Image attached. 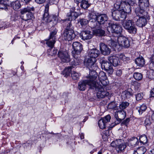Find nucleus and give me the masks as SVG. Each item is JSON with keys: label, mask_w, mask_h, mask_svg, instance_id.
<instances>
[{"label": "nucleus", "mask_w": 154, "mask_h": 154, "mask_svg": "<svg viewBox=\"0 0 154 154\" xmlns=\"http://www.w3.org/2000/svg\"><path fill=\"white\" fill-rule=\"evenodd\" d=\"M120 9L119 10H115L112 12V18L116 20H120Z\"/></svg>", "instance_id": "nucleus-27"}, {"label": "nucleus", "mask_w": 154, "mask_h": 154, "mask_svg": "<svg viewBox=\"0 0 154 154\" xmlns=\"http://www.w3.org/2000/svg\"><path fill=\"white\" fill-rule=\"evenodd\" d=\"M94 35L98 36H103L105 35V31L101 28L97 29L93 31Z\"/></svg>", "instance_id": "nucleus-22"}, {"label": "nucleus", "mask_w": 154, "mask_h": 154, "mask_svg": "<svg viewBox=\"0 0 154 154\" xmlns=\"http://www.w3.org/2000/svg\"><path fill=\"white\" fill-rule=\"evenodd\" d=\"M111 64L110 63H109L107 61L103 60L102 61L101 67L102 69L105 70L106 69H107L108 67H109Z\"/></svg>", "instance_id": "nucleus-36"}, {"label": "nucleus", "mask_w": 154, "mask_h": 154, "mask_svg": "<svg viewBox=\"0 0 154 154\" xmlns=\"http://www.w3.org/2000/svg\"><path fill=\"white\" fill-rule=\"evenodd\" d=\"M93 32L88 30L83 31L81 33L82 38L84 40L91 39L93 37Z\"/></svg>", "instance_id": "nucleus-17"}, {"label": "nucleus", "mask_w": 154, "mask_h": 154, "mask_svg": "<svg viewBox=\"0 0 154 154\" xmlns=\"http://www.w3.org/2000/svg\"><path fill=\"white\" fill-rule=\"evenodd\" d=\"M123 1L122 2V0H117L116 3L117 5L122 7V5L123 4Z\"/></svg>", "instance_id": "nucleus-60"}, {"label": "nucleus", "mask_w": 154, "mask_h": 154, "mask_svg": "<svg viewBox=\"0 0 154 154\" xmlns=\"http://www.w3.org/2000/svg\"><path fill=\"white\" fill-rule=\"evenodd\" d=\"M100 50L101 53L104 55H109L111 51V49L108 46L103 43L100 44Z\"/></svg>", "instance_id": "nucleus-14"}, {"label": "nucleus", "mask_w": 154, "mask_h": 154, "mask_svg": "<svg viewBox=\"0 0 154 154\" xmlns=\"http://www.w3.org/2000/svg\"><path fill=\"white\" fill-rule=\"evenodd\" d=\"M97 74L95 71H93L91 73H90L89 79L87 80H81L78 84V88L80 91H84L88 85L90 87V88L94 89L95 88V82H94L97 79Z\"/></svg>", "instance_id": "nucleus-1"}, {"label": "nucleus", "mask_w": 154, "mask_h": 154, "mask_svg": "<svg viewBox=\"0 0 154 154\" xmlns=\"http://www.w3.org/2000/svg\"><path fill=\"white\" fill-rule=\"evenodd\" d=\"M96 61V59L90 57L85 63V65L91 71L90 73H91L93 71H95L94 70V64Z\"/></svg>", "instance_id": "nucleus-12"}, {"label": "nucleus", "mask_w": 154, "mask_h": 154, "mask_svg": "<svg viewBox=\"0 0 154 154\" xmlns=\"http://www.w3.org/2000/svg\"><path fill=\"white\" fill-rule=\"evenodd\" d=\"M74 59L72 62H71V64L72 66V67H74V66H76L79 65L81 62V60L78 58L76 57L75 54H74L73 56Z\"/></svg>", "instance_id": "nucleus-30"}, {"label": "nucleus", "mask_w": 154, "mask_h": 154, "mask_svg": "<svg viewBox=\"0 0 154 154\" xmlns=\"http://www.w3.org/2000/svg\"><path fill=\"white\" fill-rule=\"evenodd\" d=\"M122 27L118 24L111 23L107 27V30L109 33L119 34L120 35L122 32Z\"/></svg>", "instance_id": "nucleus-7"}, {"label": "nucleus", "mask_w": 154, "mask_h": 154, "mask_svg": "<svg viewBox=\"0 0 154 154\" xmlns=\"http://www.w3.org/2000/svg\"><path fill=\"white\" fill-rule=\"evenodd\" d=\"M72 66H69L65 68L63 72V74L65 75V76L67 77L70 75L72 71Z\"/></svg>", "instance_id": "nucleus-35"}, {"label": "nucleus", "mask_w": 154, "mask_h": 154, "mask_svg": "<svg viewBox=\"0 0 154 154\" xmlns=\"http://www.w3.org/2000/svg\"><path fill=\"white\" fill-rule=\"evenodd\" d=\"M49 4H47L45 6V13L43 16L42 22L44 23L47 24L49 23L52 26L55 25L57 23L58 17L54 15H49L48 11Z\"/></svg>", "instance_id": "nucleus-2"}, {"label": "nucleus", "mask_w": 154, "mask_h": 154, "mask_svg": "<svg viewBox=\"0 0 154 154\" xmlns=\"http://www.w3.org/2000/svg\"><path fill=\"white\" fill-rule=\"evenodd\" d=\"M146 149L144 146H141L138 148L133 154H144Z\"/></svg>", "instance_id": "nucleus-31"}, {"label": "nucleus", "mask_w": 154, "mask_h": 154, "mask_svg": "<svg viewBox=\"0 0 154 154\" xmlns=\"http://www.w3.org/2000/svg\"><path fill=\"white\" fill-rule=\"evenodd\" d=\"M149 5L148 0H139V7L143 9L148 7Z\"/></svg>", "instance_id": "nucleus-24"}, {"label": "nucleus", "mask_w": 154, "mask_h": 154, "mask_svg": "<svg viewBox=\"0 0 154 154\" xmlns=\"http://www.w3.org/2000/svg\"><path fill=\"white\" fill-rule=\"evenodd\" d=\"M122 73V71L121 69H117L116 71V75L118 76H120Z\"/></svg>", "instance_id": "nucleus-58"}, {"label": "nucleus", "mask_w": 154, "mask_h": 154, "mask_svg": "<svg viewBox=\"0 0 154 154\" xmlns=\"http://www.w3.org/2000/svg\"><path fill=\"white\" fill-rule=\"evenodd\" d=\"M67 16L69 17L68 20L69 21L75 20L79 16V14L75 12L70 11L67 14Z\"/></svg>", "instance_id": "nucleus-21"}, {"label": "nucleus", "mask_w": 154, "mask_h": 154, "mask_svg": "<svg viewBox=\"0 0 154 154\" xmlns=\"http://www.w3.org/2000/svg\"><path fill=\"white\" fill-rule=\"evenodd\" d=\"M95 89L96 91H97V97L99 98H103L105 97L108 96L109 94V93L106 91H104L103 88V85H98L96 83H95Z\"/></svg>", "instance_id": "nucleus-6"}, {"label": "nucleus", "mask_w": 154, "mask_h": 154, "mask_svg": "<svg viewBox=\"0 0 154 154\" xmlns=\"http://www.w3.org/2000/svg\"><path fill=\"white\" fill-rule=\"evenodd\" d=\"M149 77L150 79H154V71L153 72L150 73Z\"/></svg>", "instance_id": "nucleus-61"}, {"label": "nucleus", "mask_w": 154, "mask_h": 154, "mask_svg": "<svg viewBox=\"0 0 154 154\" xmlns=\"http://www.w3.org/2000/svg\"><path fill=\"white\" fill-rule=\"evenodd\" d=\"M140 142L143 144L146 143L147 142V139L146 136L144 135L140 136Z\"/></svg>", "instance_id": "nucleus-43"}, {"label": "nucleus", "mask_w": 154, "mask_h": 154, "mask_svg": "<svg viewBox=\"0 0 154 154\" xmlns=\"http://www.w3.org/2000/svg\"><path fill=\"white\" fill-rule=\"evenodd\" d=\"M117 37V41L119 45L120 46L126 48L129 47L130 41L128 38L121 35Z\"/></svg>", "instance_id": "nucleus-9"}, {"label": "nucleus", "mask_w": 154, "mask_h": 154, "mask_svg": "<svg viewBox=\"0 0 154 154\" xmlns=\"http://www.w3.org/2000/svg\"><path fill=\"white\" fill-rule=\"evenodd\" d=\"M139 143L138 139L135 137H133L128 140V145L133 147Z\"/></svg>", "instance_id": "nucleus-26"}, {"label": "nucleus", "mask_w": 154, "mask_h": 154, "mask_svg": "<svg viewBox=\"0 0 154 154\" xmlns=\"http://www.w3.org/2000/svg\"><path fill=\"white\" fill-rule=\"evenodd\" d=\"M72 47L74 49L75 54H79L83 49L82 44L78 42H74Z\"/></svg>", "instance_id": "nucleus-16"}, {"label": "nucleus", "mask_w": 154, "mask_h": 154, "mask_svg": "<svg viewBox=\"0 0 154 154\" xmlns=\"http://www.w3.org/2000/svg\"><path fill=\"white\" fill-rule=\"evenodd\" d=\"M88 20L84 18H82L80 19L79 23L82 26H85L88 23Z\"/></svg>", "instance_id": "nucleus-41"}, {"label": "nucleus", "mask_w": 154, "mask_h": 154, "mask_svg": "<svg viewBox=\"0 0 154 154\" xmlns=\"http://www.w3.org/2000/svg\"><path fill=\"white\" fill-rule=\"evenodd\" d=\"M11 6L14 10L19 9L20 7V4L19 1L17 0L15 2H13L11 3Z\"/></svg>", "instance_id": "nucleus-32"}, {"label": "nucleus", "mask_w": 154, "mask_h": 154, "mask_svg": "<svg viewBox=\"0 0 154 154\" xmlns=\"http://www.w3.org/2000/svg\"><path fill=\"white\" fill-rule=\"evenodd\" d=\"M49 4H47L45 6V13L43 16L42 22L44 23L47 24L49 23L52 26L55 25L57 23L58 17L54 15H49L48 11Z\"/></svg>", "instance_id": "nucleus-3"}, {"label": "nucleus", "mask_w": 154, "mask_h": 154, "mask_svg": "<svg viewBox=\"0 0 154 154\" xmlns=\"http://www.w3.org/2000/svg\"><path fill=\"white\" fill-rule=\"evenodd\" d=\"M80 3V6L81 7L85 9H87L89 6L88 2L85 0H84L83 2Z\"/></svg>", "instance_id": "nucleus-37"}, {"label": "nucleus", "mask_w": 154, "mask_h": 154, "mask_svg": "<svg viewBox=\"0 0 154 154\" xmlns=\"http://www.w3.org/2000/svg\"><path fill=\"white\" fill-rule=\"evenodd\" d=\"M35 2L39 4H41L44 3L45 0H35Z\"/></svg>", "instance_id": "nucleus-62"}, {"label": "nucleus", "mask_w": 154, "mask_h": 154, "mask_svg": "<svg viewBox=\"0 0 154 154\" xmlns=\"http://www.w3.org/2000/svg\"><path fill=\"white\" fill-rule=\"evenodd\" d=\"M58 55L63 63H67L70 61L69 56L66 52L60 51L58 52Z\"/></svg>", "instance_id": "nucleus-11"}, {"label": "nucleus", "mask_w": 154, "mask_h": 154, "mask_svg": "<svg viewBox=\"0 0 154 154\" xmlns=\"http://www.w3.org/2000/svg\"><path fill=\"white\" fill-rule=\"evenodd\" d=\"M71 77L72 79L74 80H77L79 79V73L75 71H73L71 74Z\"/></svg>", "instance_id": "nucleus-44"}, {"label": "nucleus", "mask_w": 154, "mask_h": 154, "mask_svg": "<svg viewBox=\"0 0 154 154\" xmlns=\"http://www.w3.org/2000/svg\"><path fill=\"white\" fill-rule=\"evenodd\" d=\"M111 118V117L109 115H108L101 119L103 120V121L106 123L110 121Z\"/></svg>", "instance_id": "nucleus-49"}, {"label": "nucleus", "mask_w": 154, "mask_h": 154, "mask_svg": "<svg viewBox=\"0 0 154 154\" xmlns=\"http://www.w3.org/2000/svg\"><path fill=\"white\" fill-rule=\"evenodd\" d=\"M135 62L137 66L140 67H143L145 63V60L142 57L137 58Z\"/></svg>", "instance_id": "nucleus-28"}, {"label": "nucleus", "mask_w": 154, "mask_h": 154, "mask_svg": "<svg viewBox=\"0 0 154 154\" xmlns=\"http://www.w3.org/2000/svg\"><path fill=\"white\" fill-rule=\"evenodd\" d=\"M114 7L115 10H119V9L120 8L121 6L115 3L114 5Z\"/></svg>", "instance_id": "nucleus-63"}, {"label": "nucleus", "mask_w": 154, "mask_h": 154, "mask_svg": "<svg viewBox=\"0 0 154 154\" xmlns=\"http://www.w3.org/2000/svg\"><path fill=\"white\" fill-rule=\"evenodd\" d=\"M121 15L120 16V20L122 21L125 20L127 16L128 13H126V12L122 11L120 10Z\"/></svg>", "instance_id": "nucleus-40"}, {"label": "nucleus", "mask_w": 154, "mask_h": 154, "mask_svg": "<svg viewBox=\"0 0 154 154\" xmlns=\"http://www.w3.org/2000/svg\"><path fill=\"white\" fill-rule=\"evenodd\" d=\"M109 60L112 65L116 66L121 64L119 58L116 56H112L109 57Z\"/></svg>", "instance_id": "nucleus-18"}, {"label": "nucleus", "mask_w": 154, "mask_h": 154, "mask_svg": "<svg viewBox=\"0 0 154 154\" xmlns=\"http://www.w3.org/2000/svg\"><path fill=\"white\" fill-rule=\"evenodd\" d=\"M34 10V8L33 7H27L21 10L20 13L22 19L25 21L31 19L33 16V14L31 11H33Z\"/></svg>", "instance_id": "nucleus-4"}, {"label": "nucleus", "mask_w": 154, "mask_h": 154, "mask_svg": "<svg viewBox=\"0 0 154 154\" xmlns=\"http://www.w3.org/2000/svg\"><path fill=\"white\" fill-rule=\"evenodd\" d=\"M132 85L135 87H137V88H139L140 86V84L136 81H134L131 83Z\"/></svg>", "instance_id": "nucleus-57"}, {"label": "nucleus", "mask_w": 154, "mask_h": 154, "mask_svg": "<svg viewBox=\"0 0 154 154\" xmlns=\"http://www.w3.org/2000/svg\"><path fill=\"white\" fill-rule=\"evenodd\" d=\"M124 28L131 34H135L137 29L132 20H125L123 25Z\"/></svg>", "instance_id": "nucleus-5"}, {"label": "nucleus", "mask_w": 154, "mask_h": 154, "mask_svg": "<svg viewBox=\"0 0 154 154\" xmlns=\"http://www.w3.org/2000/svg\"><path fill=\"white\" fill-rule=\"evenodd\" d=\"M130 119L129 118H127L125 120L123 121L122 123V125H125L127 127V125L129 122Z\"/></svg>", "instance_id": "nucleus-55"}, {"label": "nucleus", "mask_w": 154, "mask_h": 154, "mask_svg": "<svg viewBox=\"0 0 154 154\" xmlns=\"http://www.w3.org/2000/svg\"><path fill=\"white\" fill-rule=\"evenodd\" d=\"M125 95L127 98H130L132 95V93L129 91H125L124 92Z\"/></svg>", "instance_id": "nucleus-51"}, {"label": "nucleus", "mask_w": 154, "mask_h": 154, "mask_svg": "<svg viewBox=\"0 0 154 154\" xmlns=\"http://www.w3.org/2000/svg\"><path fill=\"white\" fill-rule=\"evenodd\" d=\"M109 45L115 49L117 48V46L118 45H117V43L115 41L113 40H110Z\"/></svg>", "instance_id": "nucleus-46"}, {"label": "nucleus", "mask_w": 154, "mask_h": 154, "mask_svg": "<svg viewBox=\"0 0 154 154\" xmlns=\"http://www.w3.org/2000/svg\"><path fill=\"white\" fill-rule=\"evenodd\" d=\"M105 71H106L109 74H112L113 72V69L112 68V65L111 64L109 67H108L107 69H106Z\"/></svg>", "instance_id": "nucleus-52"}, {"label": "nucleus", "mask_w": 154, "mask_h": 154, "mask_svg": "<svg viewBox=\"0 0 154 154\" xmlns=\"http://www.w3.org/2000/svg\"><path fill=\"white\" fill-rule=\"evenodd\" d=\"M133 76L134 79L138 81L141 80L143 78L142 75L140 73L137 72H135L134 73Z\"/></svg>", "instance_id": "nucleus-38"}, {"label": "nucleus", "mask_w": 154, "mask_h": 154, "mask_svg": "<svg viewBox=\"0 0 154 154\" xmlns=\"http://www.w3.org/2000/svg\"><path fill=\"white\" fill-rule=\"evenodd\" d=\"M51 53V56H53L56 55L57 53V50L54 49H53Z\"/></svg>", "instance_id": "nucleus-64"}, {"label": "nucleus", "mask_w": 154, "mask_h": 154, "mask_svg": "<svg viewBox=\"0 0 154 154\" xmlns=\"http://www.w3.org/2000/svg\"><path fill=\"white\" fill-rule=\"evenodd\" d=\"M151 124L150 120L149 118H147L145 121V124L146 125H149Z\"/></svg>", "instance_id": "nucleus-56"}, {"label": "nucleus", "mask_w": 154, "mask_h": 154, "mask_svg": "<svg viewBox=\"0 0 154 154\" xmlns=\"http://www.w3.org/2000/svg\"><path fill=\"white\" fill-rule=\"evenodd\" d=\"M129 105V103L125 102H122L119 105V108L121 110H123L127 108Z\"/></svg>", "instance_id": "nucleus-39"}, {"label": "nucleus", "mask_w": 154, "mask_h": 154, "mask_svg": "<svg viewBox=\"0 0 154 154\" xmlns=\"http://www.w3.org/2000/svg\"><path fill=\"white\" fill-rule=\"evenodd\" d=\"M146 23V19L145 17H139L136 22L137 25L140 27L144 26Z\"/></svg>", "instance_id": "nucleus-20"}, {"label": "nucleus", "mask_w": 154, "mask_h": 154, "mask_svg": "<svg viewBox=\"0 0 154 154\" xmlns=\"http://www.w3.org/2000/svg\"><path fill=\"white\" fill-rule=\"evenodd\" d=\"M100 54V52L99 50L96 49H94L91 50L89 52L88 55L89 57L92 58H96Z\"/></svg>", "instance_id": "nucleus-19"}, {"label": "nucleus", "mask_w": 154, "mask_h": 154, "mask_svg": "<svg viewBox=\"0 0 154 154\" xmlns=\"http://www.w3.org/2000/svg\"><path fill=\"white\" fill-rule=\"evenodd\" d=\"M123 2L127 3L129 4H131L132 3L133 4L135 0H123Z\"/></svg>", "instance_id": "nucleus-59"}, {"label": "nucleus", "mask_w": 154, "mask_h": 154, "mask_svg": "<svg viewBox=\"0 0 154 154\" xmlns=\"http://www.w3.org/2000/svg\"><path fill=\"white\" fill-rule=\"evenodd\" d=\"M147 108L146 105L144 104H142L138 110V112L140 114H142L143 112H144Z\"/></svg>", "instance_id": "nucleus-45"}, {"label": "nucleus", "mask_w": 154, "mask_h": 154, "mask_svg": "<svg viewBox=\"0 0 154 154\" xmlns=\"http://www.w3.org/2000/svg\"><path fill=\"white\" fill-rule=\"evenodd\" d=\"M65 21L66 22L67 21L69 22H67V23H68V24L66 29L64 30H67V31L69 32H74V27L71 23V21H69L67 19L66 20H65Z\"/></svg>", "instance_id": "nucleus-29"}, {"label": "nucleus", "mask_w": 154, "mask_h": 154, "mask_svg": "<svg viewBox=\"0 0 154 154\" xmlns=\"http://www.w3.org/2000/svg\"><path fill=\"white\" fill-rule=\"evenodd\" d=\"M97 75L96 79L94 81V82H95L97 85H102L105 86L107 85V82L106 81L107 77L104 72L103 71H101L100 72L98 76V80H97Z\"/></svg>", "instance_id": "nucleus-8"}, {"label": "nucleus", "mask_w": 154, "mask_h": 154, "mask_svg": "<svg viewBox=\"0 0 154 154\" xmlns=\"http://www.w3.org/2000/svg\"><path fill=\"white\" fill-rule=\"evenodd\" d=\"M46 41V44L49 47H53L56 40L51 39L50 38L45 40Z\"/></svg>", "instance_id": "nucleus-33"}, {"label": "nucleus", "mask_w": 154, "mask_h": 154, "mask_svg": "<svg viewBox=\"0 0 154 154\" xmlns=\"http://www.w3.org/2000/svg\"><path fill=\"white\" fill-rule=\"evenodd\" d=\"M115 117L118 121L117 124L124 119L126 116V112L124 110H120L115 112Z\"/></svg>", "instance_id": "nucleus-15"}, {"label": "nucleus", "mask_w": 154, "mask_h": 154, "mask_svg": "<svg viewBox=\"0 0 154 154\" xmlns=\"http://www.w3.org/2000/svg\"><path fill=\"white\" fill-rule=\"evenodd\" d=\"M96 20L97 22L100 24H103L105 23H106V24H108V25H110V23L109 21L108 20V17L105 14H101L99 15L96 17Z\"/></svg>", "instance_id": "nucleus-10"}, {"label": "nucleus", "mask_w": 154, "mask_h": 154, "mask_svg": "<svg viewBox=\"0 0 154 154\" xmlns=\"http://www.w3.org/2000/svg\"><path fill=\"white\" fill-rule=\"evenodd\" d=\"M126 147V146L123 144H121L117 146L116 149L118 151H122Z\"/></svg>", "instance_id": "nucleus-48"}, {"label": "nucleus", "mask_w": 154, "mask_h": 154, "mask_svg": "<svg viewBox=\"0 0 154 154\" xmlns=\"http://www.w3.org/2000/svg\"><path fill=\"white\" fill-rule=\"evenodd\" d=\"M122 8V10L127 13L129 14L131 11V6L129 4L123 2Z\"/></svg>", "instance_id": "nucleus-23"}, {"label": "nucleus", "mask_w": 154, "mask_h": 154, "mask_svg": "<svg viewBox=\"0 0 154 154\" xmlns=\"http://www.w3.org/2000/svg\"><path fill=\"white\" fill-rule=\"evenodd\" d=\"M62 36L65 40L70 41L75 38V35L74 32L64 30L62 35Z\"/></svg>", "instance_id": "nucleus-13"}, {"label": "nucleus", "mask_w": 154, "mask_h": 154, "mask_svg": "<svg viewBox=\"0 0 154 154\" xmlns=\"http://www.w3.org/2000/svg\"><path fill=\"white\" fill-rule=\"evenodd\" d=\"M151 62L149 65V68L150 69L154 71V58L152 57L150 59Z\"/></svg>", "instance_id": "nucleus-47"}, {"label": "nucleus", "mask_w": 154, "mask_h": 154, "mask_svg": "<svg viewBox=\"0 0 154 154\" xmlns=\"http://www.w3.org/2000/svg\"><path fill=\"white\" fill-rule=\"evenodd\" d=\"M7 6L8 5H6L5 3H0V9H7Z\"/></svg>", "instance_id": "nucleus-54"}, {"label": "nucleus", "mask_w": 154, "mask_h": 154, "mask_svg": "<svg viewBox=\"0 0 154 154\" xmlns=\"http://www.w3.org/2000/svg\"><path fill=\"white\" fill-rule=\"evenodd\" d=\"M96 21L94 20V21H91L89 23L90 25L91 28H96L97 25V23Z\"/></svg>", "instance_id": "nucleus-50"}, {"label": "nucleus", "mask_w": 154, "mask_h": 154, "mask_svg": "<svg viewBox=\"0 0 154 154\" xmlns=\"http://www.w3.org/2000/svg\"><path fill=\"white\" fill-rule=\"evenodd\" d=\"M57 31V29L55 28L53 31H51L50 33L49 38L55 40L56 35Z\"/></svg>", "instance_id": "nucleus-34"}, {"label": "nucleus", "mask_w": 154, "mask_h": 154, "mask_svg": "<svg viewBox=\"0 0 154 154\" xmlns=\"http://www.w3.org/2000/svg\"><path fill=\"white\" fill-rule=\"evenodd\" d=\"M106 124L102 119H100L98 122L99 126L101 129H103L105 128Z\"/></svg>", "instance_id": "nucleus-42"}, {"label": "nucleus", "mask_w": 154, "mask_h": 154, "mask_svg": "<svg viewBox=\"0 0 154 154\" xmlns=\"http://www.w3.org/2000/svg\"><path fill=\"white\" fill-rule=\"evenodd\" d=\"M143 97V94L140 93L137 94L136 95V99L137 100L139 101L141 100Z\"/></svg>", "instance_id": "nucleus-53"}, {"label": "nucleus", "mask_w": 154, "mask_h": 154, "mask_svg": "<svg viewBox=\"0 0 154 154\" xmlns=\"http://www.w3.org/2000/svg\"><path fill=\"white\" fill-rule=\"evenodd\" d=\"M135 12L137 16L139 17H145L144 14L145 12L144 9L137 7L135 9Z\"/></svg>", "instance_id": "nucleus-25"}]
</instances>
